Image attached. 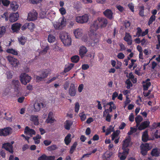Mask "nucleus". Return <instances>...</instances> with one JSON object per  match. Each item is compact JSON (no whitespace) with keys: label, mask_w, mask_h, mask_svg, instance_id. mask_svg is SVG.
Wrapping results in <instances>:
<instances>
[{"label":"nucleus","mask_w":160,"mask_h":160,"mask_svg":"<svg viewBox=\"0 0 160 160\" xmlns=\"http://www.w3.org/2000/svg\"><path fill=\"white\" fill-rule=\"evenodd\" d=\"M107 20L102 17H98L91 24L90 28V32L92 34L91 36V39L93 43H96L98 41L100 38L99 35L95 33V32L99 27L102 28L105 27L108 24Z\"/></svg>","instance_id":"f257e3e1"},{"label":"nucleus","mask_w":160,"mask_h":160,"mask_svg":"<svg viewBox=\"0 0 160 160\" xmlns=\"http://www.w3.org/2000/svg\"><path fill=\"white\" fill-rule=\"evenodd\" d=\"M60 37L65 46H68L71 45L72 39L68 33L66 32H62L60 33Z\"/></svg>","instance_id":"f03ea898"},{"label":"nucleus","mask_w":160,"mask_h":160,"mask_svg":"<svg viewBox=\"0 0 160 160\" xmlns=\"http://www.w3.org/2000/svg\"><path fill=\"white\" fill-rule=\"evenodd\" d=\"M90 15L85 14L82 16H78L75 18L76 22L79 23L83 24L87 23L89 21Z\"/></svg>","instance_id":"7ed1b4c3"},{"label":"nucleus","mask_w":160,"mask_h":160,"mask_svg":"<svg viewBox=\"0 0 160 160\" xmlns=\"http://www.w3.org/2000/svg\"><path fill=\"white\" fill-rule=\"evenodd\" d=\"M152 148L151 144L148 143L142 144L140 146L141 153L143 155H145L147 153V152Z\"/></svg>","instance_id":"20e7f679"},{"label":"nucleus","mask_w":160,"mask_h":160,"mask_svg":"<svg viewBox=\"0 0 160 160\" xmlns=\"http://www.w3.org/2000/svg\"><path fill=\"white\" fill-rule=\"evenodd\" d=\"M58 21V22H56L54 24V26L56 29H61L66 26V20L64 17H62L60 18Z\"/></svg>","instance_id":"39448f33"},{"label":"nucleus","mask_w":160,"mask_h":160,"mask_svg":"<svg viewBox=\"0 0 160 160\" xmlns=\"http://www.w3.org/2000/svg\"><path fill=\"white\" fill-rule=\"evenodd\" d=\"M31 79V77L26 73H22L20 76V80L22 84L25 85L29 82Z\"/></svg>","instance_id":"423d86ee"},{"label":"nucleus","mask_w":160,"mask_h":160,"mask_svg":"<svg viewBox=\"0 0 160 160\" xmlns=\"http://www.w3.org/2000/svg\"><path fill=\"white\" fill-rule=\"evenodd\" d=\"M6 58L9 63L13 67H18L19 64V61L17 59L11 56H7Z\"/></svg>","instance_id":"0eeeda50"},{"label":"nucleus","mask_w":160,"mask_h":160,"mask_svg":"<svg viewBox=\"0 0 160 160\" xmlns=\"http://www.w3.org/2000/svg\"><path fill=\"white\" fill-rule=\"evenodd\" d=\"M38 14L36 11L33 10L30 12L28 14L27 19L29 21L36 20L38 18Z\"/></svg>","instance_id":"6e6552de"},{"label":"nucleus","mask_w":160,"mask_h":160,"mask_svg":"<svg viewBox=\"0 0 160 160\" xmlns=\"http://www.w3.org/2000/svg\"><path fill=\"white\" fill-rule=\"evenodd\" d=\"M12 132V128L8 127L3 129H0V136H6L11 134Z\"/></svg>","instance_id":"1a4fd4ad"},{"label":"nucleus","mask_w":160,"mask_h":160,"mask_svg":"<svg viewBox=\"0 0 160 160\" xmlns=\"http://www.w3.org/2000/svg\"><path fill=\"white\" fill-rule=\"evenodd\" d=\"M132 142H131V138L130 136H128L126 138L125 140L123 141L122 149H126V148L131 146L132 145Z\"/></svg>","instance_id":"9d476101"},{"label":"nucleus","mask_w":160,"mask_h":160,"mask_svg":"<svg viewBox=\"0 0 160 160\" xmlns=\"http://www.w3.org/2000/svg\"><path fill=\"white\" fill-rule=\"evenodd\" d=\"M14 143L13 141L11 142H7L3 144L2 148H4L7 151H8L11 153H12L13 151L12 150V144Z\"/></svg>","instance_id":"9b49d317"},{"label":"nucleus","mask_w":160,"mask_h":160,"mask_svg":"<svg viewBox=\"0 0 160 160\" xmlns=\"http://www.w3.org/2000/svg\"><path fill=\"white\" fill-rule=\"evenodd\" d=\"M24 133L26 136H28L30 138L33 135L35 134L36 132L34 130L30 128L28 126H26L24 129Z\"/></svg>","instance_id":"f8f14e48"},{"label":"nucleus","mask_w":160,"mask_h":160,"mask_svg":"<svg viewBox=\"0 0 160 160\" xmlns=\"http://www.w3.org/2000/svg\"><path fill=\"white\" fill-rule=\"evenodd\" d=\"M107 105H108L110 106L108 109H105V111L103 112V116H105L106 115L105 112H111L112 111V109H115L116 108V106L114 103L112 102H111L107 104Z\"/></svg>","instance_id":"ddd939ff"},{"label":"nucleus","mask_w":160,"mask_h":160,"mask_svg":"<svg viewBox=\"0 0 160 160\" xmlns=\"http://www.w3.org/2000/svg\"><path fill=\"white\" fill-rule=\"evenodd\" d=\"M123 150V152L118 153V156L120 160H124L126 158L128 153V149L127 148L126 149Z\"/></svg>","instance_id":"4468645a"},{"label":"nucleus","mask_w":160,"mask_h":160,"mask_svg":"<svg viewBox=\"0 0 160 160\" xmlns=\"http://www.w3.org/2000/svg\"><path fill=\"white\" fill-rule=\"evenodd\" d=\"M21 26L20 23H16L12 25L11 29L13 32L18 33L19 32Z\"/></svg>","instance_id":"2eb2a0df"},{"label":"nucleus","mask_w":160,"mask_h":160,"mask_svg":"<svg viewBox=\"0 0 160 160\" xmlns=\"http://www.w3.org/2000/svg\"><path fill=\"white\" fill-rule=\"evenodd\" d=\"M53 112H50L48 114V118L46 119L45 122L47 123H52L55 122L56 120L53 117Z\"/></svg>","instance_id":"dca6fc26"},{"label":"nucleus","mask_w":160,"mask_h":160,"mask_svg":"<svg viewBox=\"0 0 160 160\" xmlns=\"http://www.w3.org/2000/svg\"><path fill=\"white\" fill-rule=\"evenodd\" d=\"M19 17V15L18 12L12 13L9 15V21L11 22H15L18 20Z\"/></svg>","instance_id":"f3484780"},{"label":"nucleus","mask_w":160,"mask_h":160,"mask_svg":"<svg viewBox=\"0 0 160 160\" xmlns=\"http://www.w3.org/2000/svg\"><path fill=\"white\" fill-rule=\"evenodd\" d=\"M34 111L36 112L39 111L41 108L45 107L44 104L42 102H36L34 105Z\"/></svg>","instance_id":"a211bd4d"},{"label":"nucleus","mask_w":160,"mask_h":160,"mask_svg":"<svg viewBox=\"0 0 160 160\" xmlns=\"http://www.w3.org/2000/svg\"><path fill=\"white\" fill-rule=\"evenodd\" d=\"M150 122L149 121H146L141 123L140 125L138 126V129L140 130H143L148 127L150 124Z\"/></svg>","instance_id":"6ab92c4d"},{"label":"nucleus","mask_w":160,"mask_h":160,"mask_svg":"<svg viewBox=\"0 0 160 160\" xmlns=\"http://www.w3.org/2000/svg\"><path fill=\"white\" fill-rule=\"evenodd\" d=\"M74 35L76 38H79L83 34V31L82 29L78 28L74 30Z\"/></svg>","instance_id":"aec40b11"},{"label":"nucleus","mask_w":160,"mask_h":160,"mask_svg":"<svg viewBox=\"0 0 160 160\" xmlns=\"http://www.w3.org/2000/svg\"><path fill=\"white\" fill-rule=\"evenodd\" d=\"M88 52L86 48L84 46H81L80 47L79 54L80 56L82 58Z\"/></svg>","instance_id":"412c9836"},{"label":"nucleus","mask_w":160,"mask_h":160,"mask_svg":"<svg viewBox=\"0 0 160 160\" xmlns=\"http://www.w3.org/2000/svg\"><path fill=\"white\" fill-rule=\"evenodd\" d=\"M124 40L126 42L128 45H131L132 43V39L131 36L130 34L126 33L125 36L124 38Z\"/></svg>","instance_id":"4be33fe9"},{"label":"nucleus","mask_w":160,"mask_h":160,"mask_svg":"<svg viewBox=\"0 0 160 160\" xmlns=\"http://www.w3.org/2000/svg\"><path fill=\"white\" fill-rule=\"evenodd\" d=\"M154 138L152 139L149 138L147 131H145L143 132L142 135V140L143 141L146 142L148 140H152Z\"/></svg>","instance_id":"5701e85b"},{"label":"nucleus","mask_w":160,"mask_h":160,"mask_svg":"<svg viewBox=\"0 0 160 160\" xmlns=\"http://www.w3.org/2000/svg\"><path fill=\"white\" fill-rule=\"evenodd\" d=\"M69 94L71 96H74L76 94V90L74 84L71 85L69 90Z\"/></svg>","instance_id":"b1692460"},{"label":"nucleus","mask_w":160,"mask_h":160,"mask_svg":"<svg viewBox=\"0 0 160 160\" xmlns=\"http://www.w3.org/2000/svg\"><path fill=\"white\" fill-rule=\"evenodd\" d=\"M41 49H38V52L41 54H43L46 53L48 50L49 49V47L47 45L45 46H42L41 47Z\"/></svg>","instance_id":"393cba45"},{"label":"nucleus","mask_w":160,"mask_h":160,"mask_svg":"<svg viewBox=\"0 0 160 160\" xmlns=\"http://www.w3.org/2000/svg\"><path fill=\"white\" fill-rule=\"evenodd\" d=\"M48 9L45 8H42L40 9V12L39 13L40 17L42 18H44L47 16V12Z\"/></svg>","instance_id":"a878e982"},{"label":"nucleus","mask_w":160,"mask_h":160,"mask_svg":"<svg viewBox=\"0 0 160 160\" xmlns=\"http://www.w3.org/2000/svg\"><path fill=\"white\" fill-rule=\"evenodd\" d=\"M38 116L32 115L30 117V120L32 121L35 125H38L39 122L38 118Z\"/></svg>","instance_id":"bb28decb"},{"label":"nucleus","mask_w":160,"mask_h":160,"mask_svg":"<svg viewBox=\"0 0 160 160\" xmlns=\"http://www.w3.org/2000/svg\"><path fill=\"white\" fill-rule=\"evenodd\" d=\"M19 5L15 1L12 2L10 4V8L13 11H16L18 8Z\"/></svg>","instance_id":"cd10ccee"},{"label":"nucleus","mask_w":160,"mask_h":160,"mask_svg":"<svg viewBox=\"0 0 160 160\" xmlns=\"http://www.w3.org/2000/svg\"><path fill=\"white\" fill-rule=\"evenodd\" d=\"M150 86L151 83L150 82L149 79H147L146 81L143 82V87L144 90H147Z\"/></svg>","instance_id":"c85d7f7f"},{"label":"nucleus","mask_w":160,"mask_h":160,"mask_svg":"<svg viewBox=\"0 0 160 160\" xmlns=\"http://www.w3.org/2000/svg\"><path fill=\"white\" fill-rule=\"evenodd\" d=\"M103 13L106 17L109 19L112 18V13L111 10L107 9L103 12Z\"/></svg>","instance_id":"c756f323"},{"label":"nucleus","mask_w":160,"mask_h":160,"mask_svg":"<svg viewBox=\"0 0 160 160\" xmlns=\"http://www.w3.org/2000/svg\"><path fill=\"white\" fill-rule=\"evenodd\" d=\"M160 153V152L159 149L154 148L152 150L151 154L152 156L157 157L159 155Z\"/></svg>","instance_id":"7c9ffc66"},{"label":"nucleus","mask_w":160,"mask_h":160,"mask_svg":"<svg viewBox=\"0 0 160 160\" xmlns=\"http://www.w3.org/2000/svg\"><path fill=\"white\" fill-rule=\"evenodd\" d=\"M112 154V152H106L103 155L102 158L103 160H108Z\"/></svg>","instance_id":"2f4dec72"},{"label":"nucleus","mask_w":160,"mask_h":160,"mask_svg":"<svg viewBox=\"0 0 160 160\" xmlns=\"http://www.w3.org/2000/svg\"><path fill=\"white\" fill-rule=\"evenodd\" d=\"M6 28L4 26H0V38L3 36L6 33Z\"/></svg>","instance_id":"473e14b6"},{"label":"nucleus","mask_w":160,"mask_h":160,"mask_svg":"<svg viewBox=\"0 0 160 160\" xmlns=\"http://www.w3.org/2000/svg\"><path fill=\"white\" fill-rule=\"evenodd\" d=\"M6 52L9 53H10L15 55H18L17 51L13 48H9L6 50Z\"/></svg>","instance_id":"72a5a7b5"},{"label":"nucleus","mask_w":160,"mask_h":160,"mask_svg":"<svg viewBox=\"0 0 160 160\" xmlns=\"http://www.w3.org/2000/svg\"><path fill=\"white\" fill-rule=\"evenodd\" d=\"M72 124V123L71 121H66L65 123L64 126L65 128L66 129L69 130Z\"/></svg>","instance_id":"f704fd0d"},{"label":"nucleus","mask_w":160,"mask_h":160,"mask_svg":"<svg viewBox=\"0 0 160 160\" xmlns=\"http://www.w3.org/2000/svg\"><path fill=\"white\" fill-rule=\"evenodd\" d=\"M18 40L20 44L24 45L26 42V39L24 37L21 36L18 38Z\"/></svg>","instance_id":"c9c22d12"},{"label":"nucleus","mask_w":160,"mask_h":160,"mask_svg":"<svg viewBox=\"0 0 160 160\" xmlns=\"http://www.w3.org/2000/svg\"><path fill=\"white\" fill-rule=\"evenodd\" d=\"M74 65L73 64L71 63L66 66L64 70V72H69L73 68Z\"/></svg>","instance_id":"e433bc0d"},{"label":"nucleus","mask_w":160,"mask_h":160,"mask_svg":"<svg viewBox=\"0 0 160 160\" xmlns=\"http://www.w3.org/2000/svg\"><path fill=\"white\" fill-rule=\"evenodd\" d=\"M71 135L70 134H68V135L65 137L64 139L65 143L68 145L71 141Z\"/></svg>","instance_id":"4c0bfd02"},{"label":"nucleus","mask_w":160,"mask_h":160,"mask_svg":"<svg viewBox=\"0 0 160 160\" xmlns=\"http://www.w3.org/2000/svg\"><path fill=\"white\" fill-rule=\"evenodd\" d=\"M120 132L119 130H117L115 132H114L112 135V139L113 140L115 138H118V136Z\"/></svg>","instance_id":"58836bf2"},{"label":"nucleus","mask_w":160,"mask_h":160,"mask_svg":"<svg viewBox=\"0 0 160 160\" xmlns=\"http://www.w3.org/2000/svg\"><path fill=\"white\" fill-rule=\"evenodd\" d=\"M55 37L53 35L49 34L48 37V41L50 43H52L55 41Z\"/></svg>","instance_id":"ea45409f"},{"label":"nucleus","mask_w":160,"mask_h":160,"mask_svg":"<svg viewBox=\"0 0 160 160\" xmlns=\"http://www.w3.org/2000/svg\"><path fill=\"white\" fill-rule=\"evenodd\" d=\"M135 121L137 123L136 126L138 127L140 122H141L143 119L142 117L140 116H138L135 118Z\"/></svg>","instance_id":"a19ab883"},{"label":"nucleus","mask_w":160,"mask_h":160,"mask_svg":"<svg viewBox=\"0 0 160 160\" xmlns=\"http://www.w3.org/2000/svg\"><path fill=\"white\" fill-rule=\"evenodd\" d=\"M41 137L39 135H37L35 137L33 138V139L35 143L38 144L40 142V139L41 138Z\"/></svg>","instance_id":"79ce46f5"},{"label":"nucleus","mask_w":160,"mask_h":160,"mask_svg":"<svg viewBox=\"0 0 160 160\" xmlns=\"http://www.w3.org/2000/svg\"><path fill=\"white\" fill-rule=\"evenodd\" d=\"M35 28V25L33 23H28V28L31 31H33Z\"/></svg>","instance_id":"37998d69"},{"label":"nucleus","mask_w":160,"mask_h":160,"mask_svg":"<svg viewBox=\"0 0 160 160\" xmlns=\"http://www.w3.org/2000/svg\"><path fill=\"white\" fill-rule=\"evenodd\" d=\"M48 17H50L52 18H54L56 16V12L55 11L51 10L48 12Z\"/></svg>","instance_id":"c03bdc74"},{"label":"nucleus","mask_w":160,"mask_h":160,"mask_svg":"<svg viewBox=\"0 0 160 160\" xmlns=\"http://www.w3.org/2000/svg\"><path fill=\"white\" fill-rule=\"evenodd\" d=\"M71 59L72 62L76 63L79 61V57L78 55L74 56L71 58Z\"/></svg>","instance_id":"a18cd8bd"},{"label":"nucleus","mask_w":160,"mask_h":160,"mask_svg":"<svg viewBox=\"0 0 160 160\" xmlns=\"http://www.w3.org/2000/svg\"><path fill=\"white\" fill-rule=\"evenodd\" d=\"M114 130V127L112 126H110L107 129L106 132V135H107L110 134Z\"/></svg>","instance_id":"49530a36"},{"label":"nucleus","mask_w":160,"mask_h":160,"mask_svg":"<svg viewBox=\"0 0 160 160\" xmlns=\"http://www.w3.org/2000/svg\"><path fill=\"white\" fill-rule=\"evenodd\" d=\"M139 14L142 17L144 16V7L143 6L139 7Z\"/></svg>","instance_id":"de8ad7c7"},{"label":"nucleus","mask_w":160,"mask_h":160,"mask_svg":"<svg viewBox=\"0 0 160 160\" xmlns=\"http://www.w3.org/2000/svg\"><path fill=\"white\" fill-rule=\"evenodd\" d=\"M130 128V131L127 133L128 135H131L133 133L137 131V129L136 128L131 127Z\"/></svg>","instance_id":"09e8293b"},{"label":"nucleus","mask_w":160,"mask_h":160,"mask_svg":"<svg viewBox=\"0 0 160 160\" xmlns=\"http://www.w3.org/2000/svg\"><path fill=\"white\" fill-rule=\"evenodd\" d=\"M79 116L80 117L81 120L82 121H84L86 118V116L84 112H82L79 114Z\"/></svg>","instance_id":"8fccbe9b"},{"label":"nucleus","mask_w":160,"mask_h":160,"mask_svg":"<svg viewBox=\"0 0 160 160\" xmlns=\"http://www.w3.org/2000/svg\"><path fill=\"white\" fill-rule=\"evenodd\" d=\"M156 18V17L155 16H151L150 17L148 22V25H150V24H152V22L155 20Z\"/></svg>","instance_id":"3c124183"},{"label":"nucleus","mask_w":160,"mask_h":160,"mask_svg":"<svg viewBox=\"0 0 160 160\" xmlns=\"http://www.w3.org/2000/svg\"><path fill=\"white\" fill-rule=\"evenodd\" d=\"M59 11L62 15H65L66 13V11L63 7H61L59 9Z\"/></svg>","instance_id":"603ef678"},{"label":"nucleus","mask_w":160,"mask_h":160,"mask_svg":"<svg viewBox=\"0 0 160 160\" xmlns=\"http://www.w3.org/2000/svg\"><path fill=\"white\" fill-rule=\"evenodd\" d=\"M77 145V143L76 142H75L73 143V145L71 147L70 150V153H72L73 152L74 150L76 148Z\"/></svg>","instance_id":"864d4df0"},{"label":"nucleus","mask_w":160,"mask_h":160,"mask_svg":"<svg viewBox=\"0 0 160 160\" xmlns=\"http://www.w3.org/2000/svg\"><path fill=\"white\" fill-rule=\"evenodd\" d=\"M57 148V147L55 145H52L48 147L47 149L49 151L54 150Z\"/></svg>","instance_id":"5fc2aeb1"},{"label":"nucleus","mask_w":160,"mask_h":160,"mask_svg":"<svg viewBox=\"0 0 160 160\" xmlns=\"http://www.w3.org/2000/svg\"><path fill=\"white\" fill-rule=\"evenodd\" d=\"M1 2L4 6L7 7L10 4V2L8 0H1Z\"/></svg>","instance_id":"6e6d98bb"},{"label":"nucleus","mask_w":160,"mask_h":160,"mask_svg":"<svg viewBox=\"0 0 160 160\" xmlns=\"http://www.w3.org/2000/svg\"><path fill=\"white\" fill-rule=\"evenodd\" d=\"M80 104L78 102H77L75 104V112L78 113L80 108Z\"/></svg>","instance_id":"4d7b16f0"},{"label":"nucleus","mask_w":160,"mask_h":160,"mask_svg":"<svg viewBox=\"0 0 160 160\" xmlns=\"http://www.w3.org/2000/svg\"><path fill=\"white\" fill-rule=\"evenodd\" d=\"M3 43L6 46H10L11 45V40H5L3 41Z\"/></svg>","instance_id":"13d9d810"},{"label":"nucleus","mask_w":160,"mask_h":160,"mask_svg":"<svg viewBox=\"0 0 160 160\" xmlns=\"http://www.w3.org/2000/svg\"><path fill=\"white\" fill-rule=\"evenodd\" d=\"M137 36L138 37L141 36L142 34V31L140 28H137Z\"/></svg>","instance_id":"bf43d9fd"},{"label":"nucleus","mask_w":160,"mask_h":160,"mask_svg":"<svg viewBox=\"0 0 160 160\" xmlns=\"http://www.w3.org/2000/svg\"><path fill=\"white\" fill-rule=\"evenodd\" d=\"M126 83L127 84V88L128 89L129 88L132 86V84L129 79H128L126 81Z\"/></svg>","instance_id":"052dcab7"},{"label":"nucleus","mask_w":160,"mask_h":160,"mask_svg":"<svg viewBox=\"0 0 160 160\" xmlns=\"http://www.w3.org/2000/svg\"><path fill=\"white\" fill-rule=\"evenodd\" d=\"M109 112H107V113L106 112H105L106 115L105 116H103L105 117L106 116V121H107L108 122H109L110 121V120H111V116L109 114Z\"/></svg>","instance_id":"680f3d73"},{"label":"nucleus","mask_w":160,"mask_h":160,"mask_svg":"<svg viewBox=\"0 0 160 160\" xmlns=\"http://www.w3.org/2000/svg\"><path fill=\"white\" fill-rule=\"evenodd\" d=\"M158 41V44L156 45V48L157 49H160V35H158L157 36Z\"/></svg>","instance_id":"e2e57ef3"},{"label":"nucleus","mask_w":160,"mask_h":160,"mask_svg":"<svg viewBox=\"0 0 160 160\" xmlns=\"http://www.w3.org/2000/svg\"><path fill=\"white\" fill-rule=\"evenodd\" d=\"M117 56L120 59H123L125 57V55L122 53L120 52L118 54Z\"/></svg>","instance_id":"0e129e2a"},{"label":"nucleus","mask_w":160,"mask_h":160,"mask_svg":"<svg viewBox=\"0 0 160 160\" xmlns=\"http://www.w3.org/2000/svg\"><path fill=\"white\" fill-rule=\"evenodd\" d=\"M154 136L155 138H160V131L156 130L155 132Z\"/></svg>","instance_id":"69168bd1"},{"label":"nucleus","mask_w":160,"mask_h":160,"mask_svg":"<svg viewBox=\"0 0 160 160\" xmlns=\"http://www.w3.org/2000/svg\"><path fill=\"white\" fill-rule=\"evenodd\" d=\"M46 158L47 156L45 154H43L38 158V160H47Z\"/></svg>","instance_id":"338daca9"},{"label":"nucleus","mask_w":160,"mask_h":160,"mask_svg":"<svg viewBox=\"0 0 160 160\" xmlns=\"http://www.w3.org/2000/svg\"><path fill=\"white\" fill-rule=\"evenodd\" d=\"M52 48L55 51H59L61 50V49L59 47L57 44H54L52 46Z\"/></svg>","instance_id":"774afa93"}]
</instances>
